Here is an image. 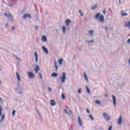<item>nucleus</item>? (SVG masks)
Instances as JSON below:
<instances>
[{
	"label": "nucleus",
	"instance_id": "f257e3e1",
	"mask_svg": "<svg viewBox=\"0 0 130 130\" xmlns=\"http://www.w3.org/2000/svg\"><path fill=\"white\" fill-rule=\"evenodd\" d=\"M95 19L101 22L102 23H104L105 20L104 19V16L103 15H101L100 13H97L95 16Z\"/></svg>",
	"mask_w": 130,
	"mask_h": 130
},
{
	"label": "nucleus",
	"instance_id": "f03ea898",
	"mask_svg": "<svg viewBox=\"0 0 130 130\" xmlns=\"http://www.w3.org/2000/svg\"><path fill=\"white\" fill-rule=\"evenodd\" d=\"M59 80H61L62 83L66 82V79H67V75L64 72L62 73L61 77H59Z\"/></svg>",
	"mask_w": 130,
	"mask_h": 130
},
{
	"label": "nucleus",
	"instance_id": "7ed1b4c3",
	"mask_svg": "<svg viewBox=\"0 0 130 130\" xmlns=\"http://www.w3.org/2000/svg\"><path fill=\"white\" fill-rule=\"evenodd\" d=\"M103 115L107 121H108V120H110V119H111V117L109 115H108V114H107V113H103Z\"/></svg>",
	"mask_w": 130,
	"mask_h": 130
},
{
	"label": "nucleus",
	"instance_id": "20e7f679",
	"mask_svg": "<svg viewBox=\"0 0 130 130\" xmlns=\"http://www.w3.org/2000/svg\"><path fill=\"white\" fill-rule=\"evenodd\" d=\"M28 77L29 79H34L35 78V75L33 72H28Z\"/></svg>",
	"mask_w": 130,
	"mask_h": 130
},
{
	"label": "nucleus",
	"instance_id": "39448f33",
	"mask_svg": "<svg viewBox=\"0 0 130 130\" xmlns=\"http://www.w3.org/2000/svg\"><path fill=\"white\" fill-rule=\"evenodd\" d=\"M113 105L115 107L116 106V96L114 95H112Z\"/></svg>",
	"mask_w": 130,
	"mask_h": 130
},
{
	"label": "nucleus",
	"instance_id": "423d86ee",
	"mask_svg": "<svg viewBox=\"0 0 130 130\" xmlns=\"http://www.w3.org/2000/svg\"><path fill=\"white\" fill-rule=\"evenodd\" d=\"M122 122V116H120V117L118 119L117 124H118V125H120Z\"/></svg>",
	"mask_w": 130,
	"mask_h": 130
},
{
	"label": "nucleus",
	"instance_id": "0eeeda50",
	"mask_svg": "<svg viewBox=\"0 0 130 130\" xmlns=\"http://www.w3.org/2000/svg\"><path fill=\"white\" fill-rule=\"evenodd\" d=\"M42 48L44 52H45V53H46V54H48V50H47V48H46L44 46H42Z\"/></svg>",
	"mask_w": 130,
	"mask_h": 130
},
{
	"label": "nucleus",
	"instance_id": "6e6552de",
	"mask_svg": "<svg viewBox=\"0 0 130 130\" xmlns=\"http://www.w3.org/2000/svg\"><path fill=\"white\" fill-rule=\"evenodd\" d=\"M36 68L34 69L36 74H38V72H39V70H40V68H39V66L38 65H36Z\"/></svg>",
	"mask_w": 130,
	"mask_h": 130
},
{
	"label": "nucleus",
	"instance_id": "1a4fd4ad",
	"mask_svg": "<svg viewBox=\"0 0 130 130\" xmlns=\"http://www.w3.org/2000/svg\"><path fill=\"white\" fill-rule=\"evenodd\" d=\"M23 18V19H26V18L31 19V15H30V14H24Z\"/></svg>",
	"mask_w": 130,
	"mask_h": 130
},
{
	"label": "nucleus",
	"instance_id": "9d476101",
	"mask_svg": "<svg viewBox=\"0 0 130 130\" xmlns=\"http://www.w3.org/2000/svg\"><path fill=\"white\" fill-rule=\"evenodd\" d=\"M42 41L43 42H46V41H47V39L46 38V36H43L42 37Z\"/></svg>",
	"mask_w": 130,
	"mask_h": 130
},
{
	"label": "nucleus",
	"instance_id": "9b49d317",
	"mask_svg": "<svg viewBox=\"0 0 130 130\" xmlns=\"http://www.w3.org/2000/svg\"><path fill=\"white\" fill-rule=\"evenodd\" d=\"M35 57L36 58V62H38V54L36 52H35Z\"/></svg>",
	"mask_w": 130,
	"mask_h": 130
},
{
	"label": "nucleus",
	"instance_id": "f8f14e48",
	"mask_svg": "<svg viewBox=\"0 0 130 130\" xmlns=\"http://www.w3.org/2000/svg\"><path fill=\"white\" fill-rule=\"evenodd\" d=\"M78 121L79 123L80 126H82L83 125V124H82V120L81 119V118L80 117H78Z\"/></svg>",
	"mask_w": 130,
	"mask_h": 130
},
{
	"label": "nucleus",
	"instance_id": "ddd939ff",
	"mask_svg": "<svg viewBox=\"0 0 130 130\" xmlns=\"http://www.w3.org/2000/svg\"><path fill=\"white\" fill-rule=\"evenodd\" d=\"M121 15L122 16V17H125L127 16V13L124 12V11H122L121 13Z\"/></svg>",
	"mask_w": 130,
	"mask_h": 130
},
{
	"label": "nucleus",
	"instance_id": "4468645a",
	"mask_svg": "<svg viewBox=\"0 0 130 130\" xmlns=\"http://www.w3.org/2000/svg\"><path fill=\"white\" fill-rule=\"evenodd\" d=\"M65 23L66 24V26H69V25H70V24H71V20H70L69 19H67Z\"/></svg>",
	"mask_w": 130,
	"mask_h": 130
},
{
	"label": "nucleus",
	"instance_id": "2eb2a0df",
	"mask_svg": "<svg viewBox=\"0 0 130 130\" xmlns=\"http://www.w3.org/2000/svg\"><path fill=\"white\" fill-rule=\"evenodd\" d=\"M83 76L84 77V79H85V81H86V82H88V77H87V75L86 74V72L83 73Z\"/></svg>",
	"mask_w": 130,
	"mask_h": 130
},
{
	"label": "nucleus",
	"instance_id": "dca6fc26",
	"mask_svg": "<svg viewBox=\"0 0 130 130\" xmlns=\"http://www.w3.org/2000/svg\"><path fill=\"white\" fill-rule=\"evenodd\" d=\"M83 76L84 77V79H85V81H86V82H88V77H87V75L86 74V72L83 73Z\"/></svg>",
	"mask_w": 130,
	"mask_h": 130
},
{
	"label": "nucleus",
	"instance_id": "f3484780",
	"mask_svg": "<svg viewBox=\"0 0 130 130\" xmlns=\"http://www.w3.org/2000/svg\"><path fill=\"white\" fill-rule=\"evenodd\" d=\"M50 102H51L50 105H51V106H55V102H54V100H51Z\"/></svg>",
	"mask_w": 130,
	"mask_h": 130
},
{
	"label": "nucleus",
	"instance_id": "a211bd4d",
	"mask_svg": "<svg viewBox=\"0 0 130 130\" xmlns=\"http://www.w3.org/2000/svg\"><path fill=\"white\" fill-rule=\"evenodd\" d=\"M16 76L18 81L19 82H21V78H20V75H19V74H18L17 72H16Z\"/></svg>",
	"mask_w": 130,
	"mask_h": 130
},
{
	"label": "nucleus",
	"instance_id": "6ab92c4d",
	"mask_svg": "<svg viewBox=\"0 0 130 130\" xmlns=\"http://www.w3.org/2000/svg\"><path fill=\"white\" fill-rule=\"evenodd\" d=\"M63 62V59L62 58L59 59L58 60V63L59 65L62 64Z\"/></svg>",
	"mask_w": 130,
	"mask_h": 130
},
{
	"label": "nucleus",
	"instance_id": "aec40b11",
	"mask_svg": "<svg viewBox=\"0 0 130 130\" xmlns=\"http://www.w3.org/2000/svg\"><path fill=\"white\" fill-rule=\"evenodd\" d=\"M51 76L53 77V78H56V77H57V74L55 73H53L52 74H51Z\"/></svg>",
	"mask_w": 130,
	"mask_h": 130
},
{
	"label": "nucleus",
	"instance_id": "412c9836",
	"mask_svg": "<svg viewBox=\"0 0 130 130\" xmlns=\"http://www.w3.org/2000/svg\"><path fill=\"white\" fill-rule=\"evenodd\" d=\"M86 90L88 94H91V91H90V89H89V88H88V86H86Z\"/></svg>",
	"mask_w": 130,
	"mask_h": 130
},
{
	"label": "nucleus",
	"instance_id": "4be33fe9",
	"mask_svg": "<svg viewBox=\"0 0 130 130\" xmlns=\"http://www.w3.org/2000/svg\"><path fill=\"white\" fill-rule=\"evenodd\" d=\"M62 32L63 33H66V26H62Z\"/></svg>",
	"mask_w": 130,
	"mask_h": 130
},
{
	"label": "nucleus",
	"instance_id": "5701e85b",
	"mask_svg": "<svg viewBox=\"0 0 130 130\" xmlns=\"http://www.w3.org/2000/svg\"><path fill=\"white\" fill-rule=\"evenodd\" d=\"M2 111H3V107L0 106V116H2Z\"/></svg>",
	"mask_w": 130,
	"mask_h": 130
},
{
	"label": "nucleus",
	"instance_id": "b1692460",
	"mask_svg": "<svg viewBox=\"0 0 130 130\" xmlns=\"http://www.w3.org/2000/svg\"><path fill=\"white\" fill-rule=\"evenodd\" d=\"M89 33L91 36H93V30H89Z\"/></svg>",
	"mask_w": 130,
	"mask_h": 130
},
{
	"label": "nucleus",
	"instance_id": "393cba45",
	"mask_svg": "<svg viewBox=\"0 0 130 130\" xmlns=\"http://www.w3.org/2000/svg\"><path fill=\"white\" fill-rule=\"evenodd\" d=\"M61 97H62V99H63V100H64V99H66V96H64V94H61Z\"/></svg>",
	"mask_w": 130,
	"mask_h": 130
},
{
	"label": "nucleus",
	"instance_id": "a878e982",
	"mask_svg": "<svg viewBox=\"0 0 130 130\" xmlns=\"http://www.w3.org/2000/svg\"><path fill=\"white\" fill-rule=\"evenodd\" d=\"M96 8H97V5H95L94 6L92 7V8H91V10H95Z\"/></svg>",
	"mask_w": 130,
	"mask_h": 130
},
{
	"label": "nucleus",
	"instance_id": "bb28decb",
	"mask_svg": "<svg viewBox=\"0 0 130 130\" xmlns=\"http://www.w3.org/2000/svg\"><path fill=\"white\" fill-rule=\"evenodd\" d=\"M39 77H40V78L41 80H42V79H43V78L42 77V74H41V73L39 74Z\"/></svg>",
	"mask_w": 130,
	"mask_h": 130
},
{
	"label": "nucleus",
	"instance_id": "cd10ccee",
	"mask_svg": "<svg viewBox=\"0 0 130 130\" xmlns=\"http://www.w3.org/2000/svg\"><path fill=\"white\" fill-rule=\"evenodd\" d=\"M79 13L80 14L81 17H83V13H82V11L79 10Z\"/></svg>",
	"mask_w": 130,
	"mask_h": 130
},
{
	"label": "nucleus",
	"instance_id": "c85d7f7f",
	"mask_svg": "<svg viewBox=\"0 0 130 130\" xmlns=\"http://www.w3.org/2000/svg\"><path fill=\"white\" fill-rule=\"evenodd\" d=\"M87 42H88V43H93V42H94V41L93 40H91V41H87Z\"/></svg>",
	"mask_w": 130,
	"mask_h": 130
},
{
	"label": "nucleus",
	"instance_id": "c756f323",
	"mask_svg": "<svg viewBox=\"0 0 130 130\" xmlns=\"http://www.w3.org/2000/svg\"><path fill=\"white\" fill-rule=\"evenodd\" d=\"M54 66L55 67L56 71H57V65H56V62H54Z\"/></svg>",
	"mask_w": 130,
	"mask_h": 130
},
{
	"label": "nucleus",
	"instance_id": "7c9ffc66",
	"mask_svg": "<svg viewBox=\"0 0 130 130\" xmlns=\"http://www.w3.org/2000/svg\"><path fill=\"white\" fill-rule=\"evenodd\" d=\"M89 117H90L92 121L94 120V118H93V116H92V115H89Z\"/></svg>",
	"mask_w": 130,
	"mask_h": 130
},
{
	"label": "nucleus",
	"instance_id": "2f4dec72",
	"mask_svg": "<svg viewBox=\"0 0 130 130\" xmlns=\"http://www.w3.org/2000/svg\"><path fill=\"white\" fill-rule=\"evenodd\" d=\"M104 15H106V8L103 11Z\"/></svg>",
	"mask_w": 130,
	"mask_h": 130
},
{
	"label": "nucleus",
	"instance_id": "473e14b6",
	"mask_svg": "<svg viewBox=\"0 0 130 130\" xmlns=\"http://www.w3.org/2000/svg\"><path fill=\"white\" fill-rule=\"evenodd\" d=\"M95 103H96V104H98V105H100V101H95Z\"/></svg>",
	"mask_w": 130,
	"mask_h": 130
},
{
	"label": "nucleus",
	"instance_id": "72a5a7b5",
	"mask_svg": "<svg viewBox=\"0 0 130 130\" xmlns=\"http://www.w3.org/2000/svg\"><path fill=\"white\" fill-rule=\"evenodd\" d=\"M15 113H16V111L13 110L12 112V116H14L15 115Z\"/></svg>",
	"mask_w": 130,
	"mask_h": 130
},
{
	"label": "nucleus",
	"instance_id": "f704fd0d",
	"mask_svg": "<svg viewBox=\"0 0 130 130\" xmlns=\"http://www.w3.org/2000/svg\"><path fill=\"white\" fill-rule=\"evenodd\" d=\"M64 111L66 112V113H67V114L70 115V114H69V112H68V111H67L66 109H64Z\"/></svg>",
	"mask_w": 130,
	"mask_h": 130
},
{
	"label": "nucleus",
	"instance_id": "c9c22d12",
	"mask_svg": "<svg viewBox=\"0 0 130 130\" xmlns=\"http://www.w3.org/2000/svg\"><path fill=\"white\" fill-rule=\"evenodd\" d=\"M5 119V116L4 115H3L2 116L1 120H3Z\"/></svg>",
	"mask_w": 130,
	"mask_h": 130
},
{
	"label": "nucleus",
	"instance_id": "e433bc0d",
	"mask_svg": "<svg viewBox=\"0 0 130 130\" xmlns=\"http://www.w3.org/2000/svg\"><path fill=\"white\" fill-rule=\"evenodd\" d=\"M112 125H110L108 130H112Z\"/></svg>",
	"mask_w": 130,
	"mask_h": 130
},
{
	"label": "nucleus",
	"instance_id": "4c0bfd02",
	"mask_svg": "<svg viewBox=\"0 0 130 130\" xmlns=\"http://www.w3.org/2000/svg\"><path fill=\"white\" fill-rule=\"evenodd\" d=\"M86 111L88 114H90V111H89V109H87Z\"/></svg>",
	"mask_w": 130,
	"mask_h": 130
},
{
	"label": "nucleus",
	"instance_id": "58836bf2",
	"mask_svg": "<svg viewBox=\"0 0 130 130\" xmlns=\"http://www.w3.org/2000/svg\"><path fill=\"white\" fill-rule=\"evenodd\" d=\"M4 15H5V16H6V17H10V16L7 13H5Z\"/></svg>",
	"mask_w": 130,
	"mask_h": 130
},
{
	"label": "nucleus",
	"instance_id": "ea45409f",
	"mask_svg": "<svg viewBox=\"0 0 130 130\" xmlns=\"http://www.w3.org/2000/svg\"><path fill=\"white\" fill-rule=\"evenodd\" d=\"M78 93L79 94H81V88H79L78 90Z\"/></svg>",
	"mask_w": 130,
	"mask_h": 130
},
{
	"label": "nucleus",
	"instance_id": "a19ab883",
	"mask_svg": "<svg viewBox=\"0 0 130 130\" xmlns=\"http://www.w3.org/2000/svg\"><path fill=\"white\" fill-rule=\"evenodd\" d=\"M127 43L129 44L130 43V39H128L127 41Z\"/></svg>",
	"mask_w": 130,
	"mask_h": 130
},
{
	"label": "nucleus",
	"instance_id": "79ce46f5",
	"mask_svg": "<svg viewBox=\"0 0 130 130\" xmlns=\"http://www.w3.org/2000/svg\"><path fill=\"white\" fill-rule=\"evenodd\" d=\"M49 92H51V88L50 87L48 88Z\"/></svg>",
	"mask_w": 130,
	"mask_h": 130
},
{
	"label": "nucleus",
	"instance_id": "37998d69",
	"mask_svg": "<svg viewBox=\"0 0 130 130\" xmlns=\"http://www.w3.org/2000/svg\"><path fill=\"white\" fill-rule=\"evenodd\" d=\"M0 101L1 102H3V99H2V98L0 97Z\"/></svg>",
	"mask_w": 130,
	"mask_h": 130
},
{
	"label": "nucleus",
	"instance_id": "c03bdc74",
	"mask_svg": "<svg viewBox=\"0 0 130 130\" xmlns=\"http://www.w3.org/2000/svg\"><path fill=\"white\" fill-rule=\"evenodd\" d=\"M69 112H70V114H73V113L72 112V111L71 110H69Z\"/></svg>",
	"mask_w": 130,
	"mask_h": 130
},
{
	"label": "nucleus",
	"instance_id": "a18cd8bd",
	"mask_svg": "<svg viewBox=\"0 0 130 130\" xmlns=\"http://www.w3.org/2000/svg\"><path fill=\"white\" fill-rule=\"evenodd\" d=\"M105 29H106V30H108V27L107 26H106Z\"/></svg>",
	"mask_w": 130,
	"mask_h": 130
},
{
	"label": "nucleus",
	"instance_id": "49530a36",
	"mask_svg": "<svg viewBox=\"0 0 130 130\" xmlns=\"http://www.w3.org/2000/svg\"><path fill=\"white\" fill-rule=\"evenodd\" d=\"M12 30H15V27L14 26L12 27Z\"/></svg>",
	"mask_w": 130,
	"mask_h": 130
},
{
	"label": "nucleus",
	"instance_id": "de8ad7c7",
	"mask_svg": "<svg viewBox=\"0 0 130 130\" xmlns=\"http://www.w3.org/2000/svg\"><path fill=\"white\" fill-rule=\"evenodd\" d=\"M119 5H120L121 2L120 1V0H119Z\"/></svg>",
	"mask_w": 130,
	"mask_h": 130
},
{
	"label": "nucleus",
	"instance_id": "09e8293b",
	"mask_svg": "<svg viewBox=\"0 0 130 130\" xmlns=\"http://www.w3.org/2000/svg\"><path fill=\"white\" fill-rule=\"evenodd\" d=\"M38 28V26H37L36 28V30H37Z\"/></svg>",
	"mask_w": 130,
	"mask_h": 130
},
{
	"label": "nucleus",
	"instance_id": "8fccbe9b",
	"mask_svg": "<svg viewBox=\"0 0 130 130\" xmlns=\"http://www.w3.org/2000/svg\"><path fill=\"white\" fill-rule=\"evenodd\" d=\"M2 69L0 68V71Z\"/></svg>",
	"mask_w": 130,
	"mask_h": 130
},
{
	"label": "nucleus",
	"instance_id": "3c124183",
	"mask_svg": "<svg viewBox=\"0 0 130 130\" xmlns=\"http://www.w3.org/2000/svg\"><path fill=\"white\" fill-rule=\"evenodd\" d=\"M20 1H23V0H20Z\"/></svg>",
	"mask_w": 130,
	"mask_h": 130
},
{
	"label": "nucleus",
	"instance_id": "603ef678",
	"mask_svg": "<svg viewBox=\"0 0 130 130\" xmlns=\"http://www.w3.org/2000/svg\"><path fill=\"white\" fill-rule=\"evenodd\" d=\"M16 1H18V0H16Z\"/></svg>",
	"mask_w": 130,
	"mask_h": 130
}]
</instances>
